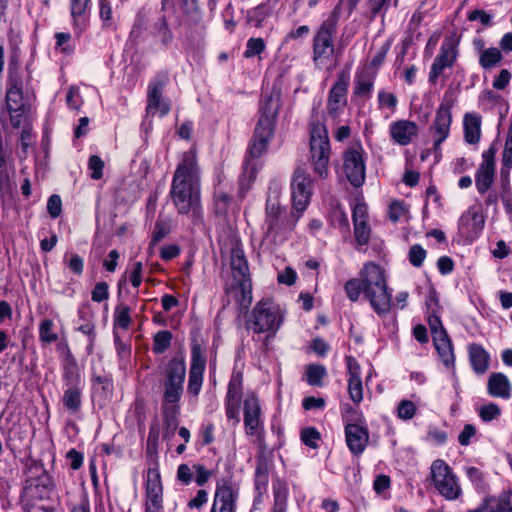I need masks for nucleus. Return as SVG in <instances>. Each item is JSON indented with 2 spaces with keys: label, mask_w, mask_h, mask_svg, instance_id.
<instances>
[{
  "label": "nucleus",
  "mask_w": 512,
  "mask_h": 512,
  "mask_svg": "<svg viewBox=\"0 0 512 512\" xmlns=\"http://www.w3.org/2000/svg\"><path fill=\"white\" fill-rule=\"evenodd\" d=\"M242 384V374L239 372L233 373L228 384L225 400L240 401L242 395Z\"/></svg>",
  "instance_id": "nucleus-41"
},
{
  "label": "nucleus",
  "mask_w": 512,
  "mask_h": 512,
  "mask_svg": "<svg viewBox=\"0 0 512 512\" xmlns=\"http://www.w3.org/2000/svg\"><path fill=\"white\" fill-rule=\"evenodd\" d=\"M306 381L310 386H322V380L327 375L326 368L320 364H310L306 368Z\"/></svg>",
  "instance_id": "nucleus-40"
},
{
  "label": "nucleus",
  "mask_w": 512,
  "mask_h": 512,
  "mask_svg": "<svg viewBox=\"0 0 512 512\" xmlns=\"http://www.w3.org/2000/svg\"><path fill=\"white\" fill-rule=\"evenodd\" d=\"M482 117L475 112H467L463 117L464 139L468 144L475 145L481 138Z\"/></svg>",
  "instance_id": "nucleus-28"
},
{
  "label": "nucleus",
  "mask_w": 512,
  "mask_h": 512,
  "mask_svg": "<svg viewBox=\"0 0 512 512\" xmlns=\"http://www.w3.org/2000/svg\"><path fill=\"white\" fill-rule=\"evenodd\" d=\"M278 114V105L272 97H266L261 107V115L255 127V132L248 149V157L244 162V171L251 175L254 173L252 159L259 158L268 148L274 133V126Z\"/></svg>",
  "instance_id": "nucleus-4"
},
{
  "label": "nucleus",
  "mask_w": 512,
  "mask_h": 512,
  "mask_svg": "<svg viewBox=\"0 0 512 512\" xmlns=\"http://www.w3.org/2000/svg\"><path fill=\"white\" fill-rule=\"evenodd\" d=\"M231 267L234 277L241 281L242 289L245 290L246 282L249 281V267L242 248L235 247L231 251Z\"/></svg>",
  "instance_id": "nucleus-30"
},
{
  "label": "nucleus",
  "mask_w": 512,
  "mask_h": 512,
  "mask_svg": "<svg viewBox=\"0 0 512 512\" xmlns=\"http://www.w3.org/2000/svg\"><path fill=\"white\" fill-rule=\"evenodd\" d=\"M266 49L265 41L260 38H250L247 40L246 49L244 51L245 58L259 56Z\"/></svg>",
  "instance_id": "nucleus-44"
},
{
  "label": "nucleus",
  "mask_w": 512,
  "mask_h": 512,
  "mask_svg": "<svg viewBox=\"0 0 512 512\" xmlns=\"http://www.w3.org/2000/svg\"><path fill=\"white\" fill-rule=\"evenodd\" d=\"M485 217L478 206L469 207L459 219V229L467 237L476 238L483 230Z\"/></svg>",
  "instance_id": "nucleus-21"
},
{
  "label": "nucleus",
  "mask_w": 512,
  "mask_h": 512,
  "mask_svg": "<svg viewBox=\"0 0 512 512\" xmlns=\"http://www.w3.org/2000/svg\"><path fill=\"white\" fill-rule=\"evenodd\" d=\"M55 49L63 54L69 55L73 52L71 45V34L65 32H58L55 34Z\"/></svg>",
  "instance_id": "nucleus-47"
},
{
  "label": "nucleus",
  "mask_w": 512,
  "mask_h": 512,
  "mask_svg": "<svg viewBox=\"0 0 512 512\" xmlns=\"http://www.w3.org/2000/svg\"><path fill=\"white\" fill-rule=\"evenodd\" d=\"M237 491L228 484L217 485L211 512H235Z\"/></svg>",
  "instance_id": "nucleus-24"
},
{
  "label": "nucleus",
  "mask_w": 512,
  "mask_h": 512,
  "mask_svg": "<svg viewBox=\"0 0 512 512\" xmlns=\"http://www.w3.org/2000/svg\"><path fill=\"white\" fill-rule=\"evenodd\" d=\"M407 213V209L403 201L395 200L389 205V218L393 222H397Z\"/></svg>",
  "instance_id": "nucleus-57"
},
{
  "label": "nucleus",
  "mask_w": 512,
  "mask_h": 512,
  "mask_svg": "<svg viewBox=\"0 0 512 512\" xmlns=\"http://www.w3.org/2000/svg\"><path fill=\"white\" fill-rule=\"evenodd\" d=\"M345 439L351 453L360 455L364 452L369 440L368 429L364 423H349L345 425Z\"/></svg>",
  "instance_id": "nucleus-22"
},
{
  "label": "nucleus",
  "mask_w": 512,
  "mask_h": 512,
  "mask_svg": "<svg viewBox=\"0 0 512 512\" xmlns=\"http://www.w3.org/2000/svg\"><path fill=\"white\" fill-rule=\"evenodd\" d=\"M244 427L248 436L262 438L264 424L261 406L258 397L254 393H248L243 405Z\"/></svg>",
  "instance_id": "nucleus-16"
},
{
  "label": "nucleus",
  "mask_w": 512,
  "mask_h": 512,
  "mask_svg": "<svg viewBox=\"0 0 512 512\" xmlns=\"http://www.w3.org/2000/svg\"><path fill=\"white\" fill-rule=\"evenodd\" d=\"M465 474L478 493L487 494L490 486L485 473L475 466L465 468Z\"/></svg>",
  "instance_id": "nucleus-35"
},
{
  "label": "nucleus",
  "mask_w": 512,
  "mask_h": 512,
  "mask_svg": "<svg viewBox=\"0 0 512 512\" xmlns=\"http://www.w3.org/2000/svg\"><path fill=\"white\" fill-rule=\"evenodd\" d=\"M169 195L179 214L189 215L194 222L202 220L200 167L194 150L183 153L175 170Z\"/></svg>",
  "instance_id": "nucleus-2"
},
{
  "label": "nucleus",
  "mask_w": 512,
  "mask_h": 512,
  "mask_svg": "<svg viewBox=\"0 0 512 512\" xmlns=\"http://www.w3.org/2000/svg\"><path fill=\"white\" fill-rule=\"evenodd\" d=\"M501 415L500 407L495 403H488L479 409V417L484 422H490Z\"/></svg>",
  "instance_id": "nucleus-50"
},
{
  "label": "nucleus",
  "mask_w": 512,
  "mask_h": 512,
  "mask_svg": "<svg viewBox=\"0 0 512 512\" xmlns=\"http://www.w3.org/2000/svg\"><path fill=\"white\" fill-rule=\"evenodd\" d=\"M205 366L206 359L201 349L197 346L193 347L187 390L188 393L192 394L194 397H197L201 391Z\"/></svg>",
  "instance_id": "nucleus-20"
},
{
  "label": "nucleus",
  "mask_w": 512,
  "mask_h": 512,
  "mask_svg": "<svg viewBox=\"0 0 512 512\" xmlns=\"http://www.w3.org/2000/svg\"><path fill=\"white\" fill-rule=\"evenodd\" d=\"M168 81V76L164 73H159L150 80L147 88V117H153L156 114H159L160 117H164L169 113L170 103L162 97Z\"/></svg>",
  "instance_id": "nucleus-12"
},
{
  "label": "nucleus",
  "mask_w": 512,
  "mask_h": 512,
  "mask_svg": "<svg viewBox=\"0 0 512 512\" xmlns=\"http://www.w3.org/2000/svg\"><path fill=\"white\" fill-rule=\"evenodd\" d=\"M416 413V406L412 401L402 400L397 407L398 417L403 420H410Z\"/></svg>",
  "instance_id": "nucleus-54"
},
{
  "label": "nucleus",
  "mask_w": 512,
  "mask_h": 512,
  "mask_svg": "<svg viewBox=\"0 0 512 512\" xmlns=\"http://www.w3.org/2000/svg\"><path fill=\"white\" fill-rule=\"evenodd\" d=\"M348 382V394L350 399L355 403L359 404L363 400V385L361 379L347 380Z\"/></svg>",
  "instance_id": "nucleus-51"
},
{
  "label": "nucleus",
  "mask_w": 512,
  "mask_h": 512,
  "mask_svg": "<svg viewBox=\"0 0 512 512\" xmlns=\"http://www.w3.org/2000/svg\"><path fill=\"white\" fill-rule=\"evenodd\" d=\"M309 161L313 172L325 179L329 175L331 144L326 126L320 122L310 125Z\"/></svg>",
  "instance_id": "nucleus-5"
},
{
  "label": "nucleus",
  "mask_w": 512,
  "mask_h": 512,
  "mask_svg": "<svg viewBox=\"0 0 512 512\" xmlns=\"http://www.w3.org/2000/svg\"><path fill=\"white\" fill-rule=\"evenodd\" d=\"M231 204V196L222 191L216 190L214 193V210L218 215H225Z\"/></svg>",
  "instance_id": "nucleus-43"
},
{
  "label": "nucleus",
  "mask_w": 512,
  "mask_h": 512,
  "mask_svg": "<svg viewBox=\"0 0 512 512\" xmlns=\"http://www.w3.org/2000/svg\"><path fill=\"white\" fill-rule=\"evenodd\" d=\"M337 25L338 16L333 12L322 22L313 37V62L318 68L326 66L334 54Z\"/></svg>",
  "instance_id": "nucleus-7"
},
{
  "label": "nucleus",
  "mask_w": 512,
  "mask_h": 512,
  "mask_svg": "<svg viewBox=\"0 0 512 512\" xmlns=\"http://www.w3.org/2000/svg\"><path fill=\"white\" fill-rule=\"evenodd\" d=\"M90 0H71V14L74 20V26L80 32L86 27L85 12Z\"/></svg>",
  "instance_id": "nucleus-36"
},
{
  "label": "nucleus",
  "mask_w": 512,
  "mask_h": 512,
  "mask_svg": "<svg viewBox=\"0 0 512 512\" xmlns=\"http://www.w3.org/2000/svg\"><path fill=\"white\" fill-rule=\"evenodd\" d=\"M320 438V433L314 427H306L301 431L302 442L312 449H316L318 447Z\"/></svg>",
  "instance_id": "nucleus-48"
},
{
  "label": "nucleus",
  "mask_w": 512,
  "mask_h": 512,
  "mask_svg": "<svg viewBox=\"0 0 512 512\" xmlns=\"http://www.w3.org/2000/svg\"><path fill=\"white\" fill-rule=\"evenodd\" d=\"M347 380L361 379V366L353 356H346Z\"/></svg>",
  "instance_id": "nucleus-58"
},
{
  "label": "nucleus",
  "mask_w": 512,
  "mask_h": 512,
  "mask_svg": "<svg viewBox=\"0 0 512 512\" xmlns=\"http://www.w3.org/2000/svg\"><path fill=\"white\" fill-rule=\"evenodd\" d=\"M452 107L453 101L452 99H448L447 94H445L442 102L440 103L436 116L433 122L431 129L433 130L435 140L434 147L438 149L439 146L447 139L450 133V126L452 123Z\"/></svg>",
  "instance_id": "nucleus-18"
},
{
  "label": "nucleus",
  "mask_w": 512,
  "mask_h": 512,
  "mask_svg": "<svg viewBox=\"0 0 512 512\" xmlns=\"http://www.w3.org/2000/svg\"><path fill=\"white\" fill-rule=\"evenodd\" d=\"M366 152L360 142L352 144L343 153V168L349 182L360 187L365 181Z\"/></svg>",
  "instance_id": "nucleus-11"
},
{
  "label": "nucleus",
  "mask_w": 512,
  "mask_h": 512,
  "mask_svg": "<svg viewBox=\"0 0 512 512\" xmlns=\"http://www.w3.org/2000/svg\"><path fill=\"white\" fill-rule=\"evenodd\" d=\"M173 334L168 330H160L153 337L152 350L155 354H163L171 346Z\"/></svg>",
  "instance_id": "nucleus-38"
},
{
  "label": "nucleus",
  "mask_w": 512,
  "mask_h": 512,
  "mask_svg": "<svg viewBox=\"0 0 512 512\" xmlns=\"http://www.w3.org/2000/svg\"><path fill=\"white\" fill-rule=\"evenodd\" d=\"M436 335L433 343L442 363L446 368H454L455 355L451 339L446 331L436 332Z\"/></svg>",
  "instance_id": "nucleus-26"
},
{
  "label": "nucleus",
  "mask_w": 512,
  "mask_h": 512,
  "mask_svg": "<svg viewBox=\"0 0 512 512\" xmlns=\"http://www.w3.org/2000/svg\"><path fill=\"white\" fill-rule=\"evenodd\" d=\"M354 235L359 245H366L370 240L371 229L368 224V209L363 202H357L352 209Z\"/></svg>",
  "instance_id": "nucleus-23"
},
{
  "label": "nucleus",
  "mask_w": 512,
  "mask_h": 512,
  "mask_svg": "<svg viewBox=\"0 0 512 512\" xmlns=\"http://www.w3.org/2000/svg\"><path fill=\"white\" fill-rule=\"evenodd\" d=\"M170 230H171V226H170L169 221L159 217L155 223V227H154V231H153V235H152V241L154 243L159 242L160 240H162L164 237H166L169 234Z\"/></svg>",
  "instance_id": "nucleus-52"
},
{
  "label": "nucleus",
  "mask_w": 512,
  "mask_h": 512,
  "mask_svg": "<svg viewBox=\"0 0 512 512\" xmlns=\"http://www.w3.org/2000/svg\"><path fill=\"white\" fill-rule=\"evenodd\" d=\"M5 101L9 113L25 111L22 75L16 59L9 61Z\"/></svg>",
  "instance_id": "nucleus-13"
},
{
  "label": "nucleus",
  "mask_w": 512,
  "mask_h": 512,
  "mask_svg": "<svg viewBox=\"0 0 512 512\" xmlns=\"http://www.w3.org/2000/svg\"><path fill=\"white\" fill-rule=\"evenodd\" d=\"M495 167L488 164H480L476 174L475 183L480 194L486 193L494 182Z\"/></svg>",
  "instance_id": "nucleus-33"
},
{
  "label": "nucleus",
  "mask_w": 512,
  "mask_h": 512,
  "mask_svg": "<svg viewBox=\"0 0 512 512\" xmlns=\"http://www.w3.org/2000/svg\"><path fill=\"white\" fill-rule=\"evenodd\" d=\"M115 324L123 329H128L131 317L130 309L127 306H119L115 311Z\"/></svg>",
  "instance_id": "nucleus-55"
},
{
  "label": "nucleus",
  "mask_w": 512,
  "mask_h": 512,
  "mask_svg": "<svg viewBox=\"0 0 512 512\" xmlns=\"http://www.w3.org/2000/svg\"><path fill=\"white\" fill-rule=\"evenodd\" d=\"M193 473H194L193 467L191 468L187 464H181L178 466V469H177V479L181 483L188 485L191 483V481L193 479Z\"/></svg>",
  "instance_id": "nucleus-62"
},
{
  "label": "nucleus",
  "mask_w": 512,
  "mask_h": 512,
  "mask_svg": "<svg viewBox=\"0 0 512 512\" xmlns=\"http://www.w3.org/2000/svg\"><path fill=\"white\" fill-rule=\"evenodd\" d=\"M288 495V484L280 478L273 480L274 502L271 512H287Z\"/></svg>",
  "instance_id": "nucleus-31"
},
{
  "label": "nucleus",
  "mask_w": 512,
  "mask_h": 512,
  "mask_svg": "<svg viewBox=\"0 0 512 512\" xmlns=\"http://www.w3.org/2000/svg\"><path fill=\"white\" fill-rule=\"evenodd\" d=\"M271 467V457H269L264 450H260L256 458L255 474L269 475Z\"/></svg>",
  "instance_id": "nucleus-49"
},
{
  "label": "nucleus",
  "mask_w": 512,
  "mask_h": 512,
  "mask_svg": "<svg viewBox=\"0 0 512 512\" xmlns=\"http://www.w3.org/2000/svg\"><path fill=\"white\" fill-rule=\"evenodd\" d=\"M39 340L44 345H49L58 340V334L54 331V322L44 319L39 324Z\"/></svg>",
  "instance_id": "nucleus-39"
},
{
  "label": "nucleus",
  "mask_w": 512,
  "mask_h": 512,
  "mask_svg": "<svg viewBox=\"0 0 512 512\" xmlns=\"http://www.w3.org/2000/svg\"><path fill=\"white\" fill-rule=\"evenodd\" d=\"M154 30L161 38L163 44L167 45L172 41L173 36L164 16H160L154 23Z\"/></svg>",
  "instance_id": "nucleus-45"
},
{
  "label": "nucleus",
  "mask_w": 512,
  "mask_h": 512,
  "mask_svg": "<svg viewBox=\"0 0 512 512\" xmlns=\"http://www.w3.org/2000/svg\"><path fill=\"white\" fill-rule=\"evenodd\" d=\"M64 405L70 410H77L80 406V394L78 390L69 388L63 396Z\"/></svg>",
  "instance_id": "nucleus-56"
},
{
  "label": "nucleus",
  "mask_w": 512,
  "mask_h": 512,
  "mask_svg": "<svg viewBox=\"0 0 512 512\" xmlns=\"http://www.w3.org/2000/svg\"><path fill=\"white\" fill-rule=\"evenodd\" d=\"M378 103L380 109L386 108L393 113L396 110L398 99L394 93L380 90L378 92Z\"/></svg>",
  "instance_id": "nucleus-46"
},
{
  "label": "nucleus",
  "mask_w": 512,
  "mask_h": 512,
  "mask_svg": "<svg viewBox=\"0 0 512 512\" xmlns=\"http://www.w3.org/2000/svg\"><path fill=\"white\" fill-rule=\"evenodd\" d=\"M431 478L436 490L446 500L454 501L462 496L459 479L444 460L437 459L432 463Z\"/></svg>",
  "instance_id": "nucleus-9"
},
{
  "label": "nucleus",
  "mask_w": 512,
  "mask_h": 512,
  "mask_svg": "<svg viewBox=\"0 0 512 512\" xmlns=\"http://www.w3.org/2000/svg\"><path fill=\"white\" fill-rule=\"evenodd\" d=\"M459 55L458 43L452 37H446L441 43L440 49L431 65L428 81L436 84L438 78L447 68H452Z\"/></svg>",
  "instance_id": "nucleus-14"
},
{
  "label": "nucleus",
  "mask_w": 512,
  "mask_h": 512,
  "mask_svg": "<svg viewBox=\"0 0 512 512\" xmlns=\"http://www.w3.org/2000/svg\"><path fill=\"white\" fill-rule=\"evenodd\" d=\"M47 211L51 218L55 219L62 213V200L57 194H53L49 197L47 202Z\"/></svg>",
  "instance_id": "nucleus-59"
},
{
  "label": "nucleus",
  "mask_w": 512,
  "mask_h": 512,
  "mask_svg": "<svg viewBox=\"0 0 512 512\" xmlns=\"http://www.w3.org/2000/svg\"><path fill=\"white\" fill-rule=\"evenodd\" d=\"M239 403L240 401L225 400L226 417L235 423H239Z\"/></svg>",
  "instance_id": "nucleus-61"
},
{
  "label": "nucleus",
  "mask_w": 512,
  "mask_h": 512,
  "mask_svg": "<svg viewBox=\"0 0 512 512\" xmlns=\"http://www.w3.org/2000/svg\"><path fill=\"white\" fill-rule=\"evenodd\" d=\"M476 434V428L471 424H466L458 436V441L462 446H467L471 442V438Z\"/></svg>",
  "instance_id": "nucleus-64"
},
{
  "label": "nucleus",
  "mask_w": 512,
  "mask_h": 512,
  "mask_svg": "<svg viewBox=\"0 0 512 512\" xmlns=\"http://www.w3.org/2000/svg\"><path fill=\"white\" fill-rule=\"evenodd\" d=\"M277 3L278 0H266L256 7L249 9L246 14V22L256 28L262 27L265 20L274 13Z\"/></svg>",
  "instance_id": "nucleus-27"
},
{
  "label": "nucleus",
  "mask_w": 512,
  "mask_h": 512,
  "mask_svg": "<svg viewBox=\"0 0 512 512\" xmlns=\"http://www.w3.org/2000/svg\"><path fill=\"white\" fill-rule=\"evenodd\" d=\"M469 361L476 374H484L489 369L490 355L480 344L471 343L468 346Z\"/></svg>",
  "instance_id": "nucleus-29"
},
{
  "label": "nucleus",
  "mask_w": 512,
  "mask_h": 512,
  "mask_svg": "<svg viewBox=\"0 0 512 512\" xmlns=\"http://www.w3.org/2000/svg\"><path fill=\"white\" fill-rule=\"evenodd\" d=\"M419 135L417 123L407 119H400L390 123L389 136L392 142L399 146L411 144Z\"/></svg>",
  "instance_id": "nucleus-19"
},
{
  "label": "nucleus",
  "mask_w": 512,
  "mask_h": 512,
  "mask_svg": "<svg viewBox=\"0 0 512 512\" xmlns=\"http://www.w3.org/2000/svg\"><path fill=\"white\" fill-rule=\"evenodd\" d=\"M408 258L414 267H420L426 258V250L421 245L414 244L410 247Z\"/></svg>",
  "instance_id": "nucleus-53"
},
{
  "label": "nucleus",
  "mask_w": 512,
  "mask_h": 512,
  "mask_svg": "<svg viewBox=\"0 0 512 512\" xmlns=\"http://www.w3.org/2000/svg\"><path fill=\"white\" fill-rule=\"evenodd\" d=\"M374 76L367 71L355 75L353 94L358 97L370 98L374 89Z\"/></svg>",
  "instance_id": "nucleus-32"
},
{
  "label": "nucleus",
  "mask_w": 512,
  "mask_h": 512,
  "mask_svg": "<svg viewBox=\"0 0 512 512\" xmlns=\"http://www.w3.org/2000/svg\"><path fill=\"white\" fill-rule=\"evenodd\" d=\"M179 27L187 36L200 33L204 29V26L199 10L195 8L187 14L180 22Z\"/></svg>",
  "instance_id": "nucleus-34"
},
{
  "label": "nucleus",
  "mask_w": 512,
  "mask_h": 512,
  "mask_svg": "<svg viewBox=\"0 0 512 512\" xmlns=\"http://www.w3.org/2000/svg\"><path fill=\"white\" fill-rule=\"evenodd\" d=\"M144 512H163V484L157 456H151L144 472Z\"/></svg>",
  "instance_id": "nucleus-8"
},
{
  "label": "nucleus",
  "mask_w": 512,
  "mask_h": 512,
  "mask_svg": "<svg viewBox=\"0 0 512 512\" xmlns=\"http://www.w3.org/2000/svg\"><path fill=\"white\" fill-rule=\"evenodd\" d=\"M52 487V481L44 465L36 460L26 463L23 492L31 499H43Z\"/></svg>",
  "instance_id": "nucleus-10"
},
{
  "label": "nucleus",
  "mask_w": 512,
  "mask_h": 512,
  "mask_svg": "<svg viewBox=\"0 0 512 512\" xmlns=\"http://www.w3.org/2000/svg\"><path fill=\"white\" fill-rule=\"evenodd\" d=\"M186 375V365L183 359L173 358L167 366V379L165 381L164 401L177 403L183 392V383Z\"/></svg>",
  "instance_id": "nucleus-15"
},
{
  "label": "nucleus",
  "mask_w": 512,
  "mask_h": 512,
  "mask_svg": "<svg viewBox=\"0 0 512 512\" xmlns=\"http://www.w3.org/2000/svg\"><path fill=\"white\" fill-rule=\"evenodd\" d=\"M496 512H512V491L501 493L495 507Z\"/></svg>",
  "instance_id": "nucleus-60"
},
{
  "label": "nucleus",
  "mask_w": 512,
  "mask_h": 512,
  "mask_svg": "<svg viewBox=\"0 0 512 512\" xmlns=\"http://www.w3.org/2000/svg\"><path fill=\"white\" fill-rule=\"evenodd\" d=\"M194 472L196 473L195 482L198 486H203L211 477L212 472L205 468L204 465H193Z\"/></svg>",
  "instance_id": "nucleus-63"
},
{
  "label": "nucleus",
  "mask_w": 512,
  "mask_h": 512,
  "mask_svg": "<svg viewBox=\"0 0 512 512\" xmlns=\"http://www.w3.org/2000/svg\"><path fill=\"white\" fill-rule=\"evenodd\" d=\"M350 83V73L342 70L337 74V80L328 94L327 111L336 118L347 103V92Z\"/></svg>",
  "instance_id": "nucleus-17"
},
{
  "label": "nucleus",
  "mask_w": 512,
  "mask_h": 512,
  "mask_svg": "<svg viewBox=\"0 0 512 512\" xmlns=\"http://www.w3.org/2000/svg\"><path fill=\"white\" fill-rule=\"evenodd\" d=\"M487 391L492 397L507 400L511 397L512 385L505 374L494 372L488 378Z\"/></svg>",
  "instance_id": "nucleus-25"
},
{
  "label": "nucleus",
  "mask_w": 512,
  "mask_h": 512,
  "mask_svg": "<svg viewBox=\"0 0 512 512\" xmlns=\"http://www.w3.org/2000/svg\"><path fill=\"white\" fill-rule=\"evenodd\" d=\"M341 416L345 425L349 423H364V416L362 412L352 405L346 403L341 405Z\"/></svg>",
  "instance_id": "nucleus-42"
},
{
  "label": "nucleus",
  "mask_w": 512,
  "mask_h": 512,
  "mask_svg": "<svg viewBox=\"0 0 512 512\" xmlns=\"http://www.w3.org/2000/svg\"><path fill=\"white\" fill-rule=\"evenodd\" d=\"M285 313L271 299H262L253 308L249 328L255 333H269L274 336L284 321Z\"/></svg>",
  "instance_id": "nucleus-6"
},
{
  "label": "nucleus",
  "mask_w": 512,
  "mask_h": 512,
  "mask_svg": "<svg viewBox=\"0 0 512 512\" xmlns=\"http://www.w3.org/2000/svg\"><path fill=\"white\" fill-rule=\"evenodd\" d=\"M344 290L352 302H357L363 294L373 311L381 318H385L392 310V292L388 288L384 271L373 262L363 266L358 278L349 279Z\"/></svg>",
  "instance_id": "nucleus-3"
},
{
  "label": "nucleus",
  "mask_w": 512,
  "mask_h": 512,
  "mask_svg": "<svg viewBox=\"0 0 512 512\" xmlns=\"http://www.w3.org/2000/svg\"><path fill=\"white\" fill-rule=\"evenodd\" d=\"M311 185L312 179L309 174L304 169L297 168L291 181L292 207L298 213L297 216L282 207L277 198L267 199L266 217L262 226L263 242L276 244L282 243L287 238L310 203Z\"/></svg>",
  "instance_id": "nucleus-1"
},
{
  "label": "nucleus",
  "mask_w": 512,
  "mask_h": 512,
  "mask_svg": "<svg viewBox=\"0 0 512 512\" xmlns=\"http://www.w3.org/2000/svg\"><path fill=\"white\" fill-rule=\"evenodd\" d=\"M503 56L501 51L496 47L483 49L480 52L479 64L484 69H490L499 64Z\"/></svg>",
  "instance_id": "nucleus-37"
}]
</instances>
